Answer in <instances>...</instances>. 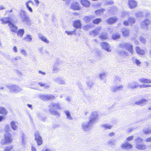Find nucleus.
Returning a JSON list of instances; mask_svg holds the SVG:
<instances>
[{"label":"nucleus","mask_w":151,"mask_h":151,"mask_svg":"<svg viewBox=\"0 0 151 151\" xmlns=\"http://www.w3.org/2000/svg\"><path fill=\"white\" fill-rule=\"evenodd\" d=\"M22 143L23 145H24L26 143V138L25 134L22 133Z\"/></svg>","instance_id":"4c0bfd02"},{"label":"nucleus","mask_w":151,"mask_h":151,"mask_svg":"<svg viewBox=\"0 0 151 151\" xmlns=\"http://www.w3.org/2000/svg\"><path fill=\"white\" fill-rule=\"evenodd\" d=\"M20 52L22 55L25 57H27L28 55L27 51L23 48L20 49Z\"/></svg>","instance_id":"e433bc0d"},{"label":"nucleus","mask_w":151,"mask_h":151,"mask_svg":"<svg viewBox=\"0 0 151 151\" xmlns=\"http://www.w3.org/2000/svg\"><path fill=\"white\" fill-rule=\"evenodd\" d=\"M136 50L137 53L138 54L143 55H144L145 54V51L141 49L139 47H136Z\"/></svg>","instance_id":"473e14b6"},{"label":"nucleus","mask_w":151,"mask_h":151,"mask_svg":"<svg viewBox=\"0 0 151 151\" xmlns=\"http://www.w3.org/2000/svg\"><path fill=\"white\" fill-rule=\"evenodd\" d=\"M142 141V139L141 138L138 137L135 140V141L136 142V143H138L141 142Z\"/></svg>","instance_id":"864d4df0"},{"label":"nucleus","mask_w":151,"mask_h":151,"mask_svg":"<svg viewBox=\"0 0 151 151\" xmlns=\"http://www.w3.org/2000/svg\"><path fill=\"white\" fill-rule=\"evenodd\" d=\"M76 31V29L72 31H66L65 32V33L67 34L68 35H71L75 34Z\"/></svg>","instance_id":"c03bdc74"},{"label":"nucleus","mask_w":151,"mask_h":151,"mask_svg":"<svg viewBox=\"0 0 151 151\" xmlns=\"http://www.w3.org/2000/svg\"><path fill=\"white\" fill-rule=\"evenodd\" d=\"M121 47L125 48L132 54L133 53L132 46L129 43H125L120 44Z\"/></svg>","instance_id":"0eeeda50"},{"label":"nucleus","mask_w":151,"mask_h":151,"mask_svg":"<svg viewBox=\"0 0 151 151\" xmlns=\"http://www.w3.org/2000/svg\"><path fill=\"white\" fill-rule=\"evenodd\" d=\"M10 125L11 128L14 130H16L18 128V122L15 121H11L10 123Z\"/></svg>","instance_id":"ddd939ff"},{"label":"nucleus","mask_w":151,"mask_h":151,"mask_svg":"<svg viewBox=\"0 0 151 151\" xmlns=\"http://www.w3.org/2000/svg\"><path fill=\"white\" fill-rule=\"evenodd\" d=\"M129 7L132 9L135 7L137 6V2L134 0H129Z\"/></svg>","instance_id":"5701e85b"},{"label":"nucleus","mask_w":151,"mask_h":151,"mask_svg":"<svg viewBox=\"0 0 151 151\" xmlns=\"http://www.w3.org/2000/svg\"><path fill=\"white\" fill-rule=\"evenodd\" d=\"M106 76V73L105 72H101L99 74V77L101 80H103Z\"/></svg>","instance_id":"79ce46f5"},{"label":"nucleus","mask_w":151,"mask_h":151,"mask_svg":"<svg viewBox=\"0 0 151 151\" xmlns=\"http://www.w3.org/2000/svg\"><path fill=\"white\" fill-rule=\"evenodd\" d=\"M0 21L1 22L2 24H6L7 23L9 24L13 21V19L11 17H4L0 18Z\"/></svg>","instance_id":"1a4fd4ad"},{"label":"nucleus","mask_w":151,"mask_h":151,"mask_svg":"<svg viewBox=\"0 0 151 151\" xmlns=\"http://www.w3.org/2000/svg\"><path fill=\"white\" fill-rule=\"evenodd\" d=\"M6 87L12 93H17L21 92L22 89L15 84H11L6 85Z\"/></svg>","instance_id":"20e7f679"},{"label":"nucleus","mask_w":151,"mask_h":151,"mask_svg":"<svg viewBox=\"0 0 151 151\" xmlns=\"http://www.w3.org/2000/svg\"><path fill=\"white\" fill-rule=\"evenodd\" d=\"M145 141L147 142H150L151 141V137H150L147 138L146 139Z\"/></svg>","instance_id":"774afa93"},{"label":"nucleus","mask_w":151,"mask_h":151,"mask_svg":"<svg viewBox=\"0 0 151 151\" xmlns=\"http://www.w3.org/2000/svg\"><path fill=\"white\" fill-rule=\"evenodd\" d=\"M61 79V78L60 77H57L55 78L54 81L55 82L58 83Z\"/></svg>","instance_id":"5fc2aeb1"},{"label":"nucleus","mask_w":151,"mask_h":151,"mask_svg":"<svg viewBox=\"0 0 151 151\" xmlns=\"http://www.w3.org/2000/svg\"><path fill=\"white\" fill-rule=\"evenodd\" d=\"M148 102L147 100L144 99H142L139 101L136 102V104L140 105H144L147 104Z\"/></svg>","instance_id":"a878e982"},{"label":"nucleus","mask_w":151,"mask_h":151,"mask_svg":"<svg viewBox=\"0 0 151 151\" xmlns=\"http://www.w3.org/2000/svg\"><path fill=\"white\" fill-rule=\"evenodd\" d=\"M104 9H100L95 11L96 14L97 15H99L101 14L104 11Z\"/></svg>","instance_id":"de8ad7c7"},{"label":"nucleus","mask_w":151,"mask_h":151,"mask_svg":"<svg viewBox=\"0 0 151 151\" xmlns=\"http://www.w3.org/2000/svg\"><path fill=\"white\" fill-rule=\"evenodd\" d=\"M143 131L145 134H148L151 133V129H144Z\"/></svg>","instance_id":"a18cd8bd"},{"label":"nucleus","mask_w":151,"mask_h":151,"mask_svg":"<svg viewBox=\"0 0 151 151\" xmlns=\"http://www.w3.org/2000/svg\"><path fill=\"white\" fill-rule=\"evenodd\" d=\"M123 86L122 85H120L117 86H116L112 87V90L113 92H116L122 90Z\"/></svg>","instance_id":"4be33fe9"},{"label":"nucleus","mask_w":151,"mask_h":151,"mask_svg":"<svg viewBox=\"0 0 151 151\" xmlns=\"http://www.w3.org/2000/svg\"><path fill=\"white\" fill-rule=\"evenodd\" d=\"M134 137L133 136H131L128 137L127 138V140L128 141H131L133 139Z\"/></svg>","instance_id":"13d9d810"},{"label":"nucleus","mask_w":151,"mask_h":151,"mask_svg":"<svg viewBox=\"0 0 151 151\" xmlns=\"http://www.w3.org/2000/svg\"><path fill=\"white\" fill-rule=\"evenodd\" d=\"M31 151H37V149L35 147L32 145L31 147Z\"/></svg>","instance_id":"0e129e2a"},{"label":"nucleus","mask_w":151,"mask_h":151,"mask_svg":"<svg viewBox=\"0 0 151 151\" xmlns=\"http://www.w3.org/2000/svg\"><path fill=\"white\" fill-rule=\"evenodd\" d=\"M117 20V19L115 17H111L107 20V22L109 24H111L115 22Z\"/></svg>","instance_id":"bb28decb"},{"label":"nucleus","mask_w":151,"mask_h":151,"mask_svg":"<svg viewBox=\"0 0 151 151\" xmlns=\"http://www.w3.org/2000/svg\"><path fill=\"white\" fill-rule=\"evenodd\" d=\"M142 16V13L141 12H137L136 14V17L137 18H138L139 17H141Z\"/></svg>","instance_id":"052dcab7"},{"label":"nucleus","mask_w":151,"mask_h":151,"mask_svg":"<svg viewBox=\"0 0 151 151\" xmlns=\"http://www.w3.org/2000/svg\"><path fill=\"white\" fill-rule=\"evenodd\" d=\"M38 84L39 85L42 87L44 86L45 85V83L41 82H39Z\"/></svg>","instance_id":"338daca9"},{"label":"nucleus","mask_w":151,"mask_h":151,"mask_svg":"<svg viewBox=\"0 0 151 151\" xmlns=\"http://www.w3.org/2000/svg\"><path fill=\"white\" fill-rule=\"evenodd\" d=\"M8 113V111L6 109L3 107L0 106V114L6 115Z\"/></svg>","instance_id":"cd10ccee"},{"label":"nucleus","mask_w":151,"mask_h":151,"mask_svg":"<svg viewBox=\"0 0 151 151\" xmlns=\"http://www.w3.org/2000/svg\"><path fill=\"white\" fill-rule=\"evenodd\" d=\"M101 40H106L108 38L107 35L106 33H104L99 36Z\"/></svg>","instance_id":"37998d69"},{"label":"nucleus","mask_w":151,"mask_h":151,"mask_svg":"<svg viewBox=\"0 0 151 151\" xmlns=\"http://www.w3.org/2000/svg\"><path fill=\"white\" fill-rule=\"evenodd\" d=\"M30 4H34L33 1L31 0L25 2V5L27 9L30 13H32L33 12V10L32 8L30 6Z\"/></svg>","instance_id":"4468645a"},{"label":"nucleus","mask_w":151,"mask_h":151,"mask_svg":"<svg viewBox=\"0 0 151 151\" xmlns=\"http://www.w3.org/2000/svg\"><path fill=\"white\" fill-rule=\"evenodd\" d=\"M139 86L137 82L132 81L129 83L127 85V87L130 89H134L137 88Z\"/></svg>","instance_id":"f8f14e48"},{"label":"nucleus","mask_w":151,"mask_h":151,"mask_svg":"<svg viewBox=\"0 0 151 151\" xmlns=\"http://www.w3.org/2000/svg\"><path fill=\"white\" fill-rule=\"evenodd\" d=\"M62 63V62L60 61V60H56L55 63V64L52 68L53 73H56L60 71V66L61 65Z\"/></svg>","instance_id":"423d86ee"},{"label":"nucleus","mask_w":151,"mask_h":151,"mask_svg":"<svg viewBox=\"0 0 151 151\" xmlns=\"http://www.w3.org/2000/svg\"><path fill=\"white\" fill-rule=\"evenodd\" d=\"M20 18L22 22H23L28 25L31 24V20L28 17L26 12L23 10H21L19 13Z\"/></svg>","instance_id":"7ed1b4c3"},{"label":"nucleus","mask_w":151,"mask_h":151,"mask_svg":"<svg viewBox=\"0 0 151 151\" xmlns=\"http://www.w3.org/2000/svg\"><path fill=\"white\" fill-rule=\"evenodd\" d=\"M149 23L150 21L147 19L141 22L140 26L142 28L145 29L147 28V25Z\"/></svg>","instance_id":"dca6fc26"},{"label":"nucleus","mask_w":151,"mask_h":151,"mask_svg":"<svg viewBox=\"0 0 151 151\" xmlns=\"http://www.w3.org/2000/svg\"><path fill=\"white\" fill-rule=\"evenodd\" d=\"M98 112L93 111L89 117V121L83 122L81 124L82 130L85 132L88 131L91 129L92 125L96 122L99 119Z\"/></svg>","instance_id":"f257e3e1"},{"label":"nucleus","mask_w":151,"mask_h":151,"mask_svg":"<svg viewBox=\"0 0 151 151\" xmlns=\"http://www.w3.org/2000/svg\"><path fill=\"white\" fill-rule=\"evenodd\" d=\"M132 59L133 63L137 65V66H140L141 62L139 60L134 57H132Z\"/></svg>","instance_id":"c756f323"},{"label":"nucleus","mask_w":151,"mask_h":151,"mask_svg":"<svg viewBox=\"0 0 151 151\" xmlns=\"http://www.w3.org/2000/svg\"><path fill=\"white\" fill-rule=\"evenodd\" d=\"M35 140L37 143L38 145H41L42 143V140L41 137L40 135L38 132H36L35 133Z\"/></svg>","instance_id":"9d476101"},{"label":"nucleus","mask_w":151,"mask_h":151,"mask_svg":"<svg viewBox=\"0 0 151 151\" xmlns=\"http://www.w3.org/2000/svg\"><path fill=\"white\" fill-rule=\"evenodd\" d=\"M58 83L60 84V85L65 84L66 83L64 79L61 78Z\"/></svg>","instance_id":"4d7b16f0"},{"label":"nucleus","mask_w":151,"mask_h":151,"mask_svg":"<svg viewBox=\"0 0 151 151\" xmlns=\"http://www.w3.org/2000/svg\"><path fill=\"white\" fill-rule=\"evenodd\" d=\"M135 22V19L134 18L130 17L129 18L128 22L124 21L123 23L124 25L127 26L128 25H132L134 24Z\"/></svg>","instance_id":"f3484780"},{"label":"nucleus","mask_w":151,"mask_h":151,"mask_svg":"<svg viewBox=\"0 0 151 151\" xmlns=\"http://www.w3.org/2000/svg\"><path fill=\"white\" fill-rule=\"evenodd\" d=\"M115 141L113 139H110L108 142V144L109 145H112L114 144Z\"/></svg>","instance_id":"603ef678"},{"label":"nucleus","mask_w":151,"mask_h":151,"mask_svg":"<svg viewBox=\"0 0 151 151\" xmlns=\"http://www.w3.org/2000/svg\"><path fill=\"white\" fill-rule=\"evenodd\" d=\"M102 128L104 129H111L112 127V125L107 124H103L101 125Z\"/></svg>","instance_id":"72a5a7b5"},{"label":"nucleus","mask_w":151,"mask_h":151,"mask_svg":"<svg viewBox=\"0 0 151 151\" xmlns=\"http://www.w3.org/2000/svg\"><path fill=\"white\" fill-rule=\"evenodd\" d=\"M38 37L42 41L45 42L47 44L49 43V41L48 40L46 37L41 34H39Z\"/></svg>","instance_id":"412c9836"},{"label":"nucleus","mask_w":151,"mask_h":151,"mask_svg":"<svg viewBox=\"0 0 151 151\" xmlns=\"http://www.w3.org/2000/svg\"><path fill=\"white\" fill-rule=\"evenodd\" d=\"M140 40L143 43H145L146 42V40L145 38L142 37H141L140 38Z\"/></svg>","instance_id":"680f3d73"},{"label":"nucleus","mask_w":151,"mask_h":151,"mask_svg":"<svg viewBox=\"0 0 151 151\" xmlns=\"http://www.w3.org/2000/svg\"><path fill=\"white\" fill-rule=\"evenodd\" d=\"M81 2L83 6L86 7H88L90 5L89 2L87 0H81Z\"/></svg>","instance_id":"2f4dec72"},{"label":"nucleus","mask_w":151,"mask_h":151,"mask_svg":"<svg viewBox=\"0 0 151 151\" xmlns=\"http://www.w3.org/2000/svg\"><path fill=\"white\" fill-rule=\"evenodd\" d=\"M24 31L23 29H19L16 33H17V35L20 37H22L24 34Z\"/></svg>","instance_id":"7c9ffc66"},{"label":"nucleus","mask_w":151,"mask_h":151,"mask_svg":"<svg viewBox=\"0 0 151 151\" xmlns=\"http://www.w3.org/2000/svg\"><path fill=\"white\" fill-rule=\"evenodd\" d=\"M122 34L124 36H128L129 33V30L127 29H124L122 31Z\"/></svg>","instance_id":"58836bf2"},{"label":"nucleus","mask_w":151,"mask_h":151,"mask_svg":"<svg viewBox=\"0 0 151 151\" xmlns=\"http://www.w3.org/2000/svg\"><path fill=\"white\" fill-rule=\"evenodd\" d=\"M87 86L89 88L92 87L93 84V83L91 81H88L87 82Z\"/></svg>","instance_id":"3c124183"},{"label":"nucleus","mask_w":151,"mask_h":151,"mask_svg":"<svg viewBox=\"0 0 151 151\" xmlns=\"http://www.w3.org/2000/svg\"><path fill=\"white\" fill-rule=\"evenodd\" d=\"M119 37L120 35L118 34H114L112 36V38L115 40L119 38Z\"/></svg>","instance_id":"09e8293b"},{"label":"nucleus","mask_w":151,"mask_h":151,"mask_svg":"<svg viewBox=\"0 0 151 151\" xmlns=\"http://www.w3.org/2000/svg\"><path fill=\"white\" fill-rule=\"evenodd\" d=\"M67 117V118L69 120H71L72 119V118L71 116L70 112L69 111L66 110L64 111Z\"/></svg>","instance_id":"c9c22d12"},{"label":"nucleus","mask_w":151,"mask_h":151,"mask_svg":"<svg viewBox=\"0 0 151 151\" xmlns=\"http://www.w3.org/2000/svg\"><path fill=\"white\" fill-rule=\"evenodd\" d=\"M101 47L106 51L110 52L111 51L110 45L106 42H102L100 43Z\"/></svg>","instance_id":"6e6552de"},{"label":"nucleus","mask_w":151,"mask_h":151,"mask_svg":"<svg viewBox=\"0 0 151 151\" xmlns=\"http://www.w3.org/2000/svg\"><path fill=\"white\" fill-rule=\"evenodd\" d=\"M101 20L100 19H96L93 20V22L94 24H97L101 22Z\"/></svg>","instance_id":"49530a36"},{"label":"nucleus","mask_w":151,"mask_h":151,"mask_svg":"<svg viewBox=\"0 0 151 151\" xmlns=\"http://www.w3.org/2000/svg\"><path fill=\"white\" fill-rule=\"evenodd\" d=\"M121 147L124 149H129L132 147V145L128 142H125L124 143L122 144L121 145Z\"/></svg>","instance_id":"b1692460"},{"label":"nucleus","mask_w":151,"mask_h":151,"mask_svg":"<svg viewBox=\"0 0 151 151\" xmlns=\"http://www.w3.org/2000/svg\"><path fill=\"white\" fill-rule=\"evenodd\" d=\"M40 99L44 101L53 100L54 99L55 97L52 95H42L40 96Z\"/></svg>","instance_id":"9b49d317"},{"label":"nucleus","mask_w":151,"mask_h":151,"mask_svg":"<svg viewBox=\"0 0 151 151\" xmlns=\"http://www.w3.org/2000/svg\"><path fill=\"white\" fill-rule=\"evenodd\" d=\"M138 81L141 83H151V80L145 78H141L138 80Z\"/></svg>","instance_id":"393cba45"},{"label":"nucleus","mask_w":151,"mask_h":151,"mask_svg":"<svg viewBox=\"0 0 151 151\" xmlns=\"http://www.w3.org/2000/svg\"><path fill=\"white\" fill-rule=\"evenodd\" d=\"M128 13L127 12H124L122 13V17H124L125 16H128Z\"/></svg>","instance_id":"e2e57ef3"},{"label":"nucleus","mask_w":151,"mask_h":151,"mask_svg":"<svg viewBox=\"0 0 151 151\" xmlns=\"http://www.w3.org/2000/svg\"><path fill=\"white\" fill-rule=\"evenodd\" d=\"M9 26L10 27L11 31L13 32H16L17 30V27L15 25L13 24L11 22L9 23L8 24Z\"/></svg>","instance_id":"aec40b11"},{"label":"nucleus","mask_w":151,"mask_h":151,"mask_svg":"<svg viewBox=\"0 0 151 151\" xmlns=\"http://www.w3.org/2000/svg\"><path fill=\"white\" fill-rule=\"evenodd\" d=\"M13 51L15 53H16L18 52V48L16 46H14L13 47Z\"/></svg>","instance_id":"bf43d9fd"},{"label":"nucleus","mask_w":151,"mask_h":151,"mask_svg":"<svg viewBox=\"0 0 151 151\" xmlns=\"http://www.w3.org/2000/svg\"><path fill=\"white\" fill-rule=\"evenodd\" d=\"M81 23L80 20H76L73 21V26L76 29L80 28L81 26Z\"/></svg>","instance_id":"2eb2a0df"},{"label":"nucleus","mask_w":151,"mask_h":151,"mask_svg":"<svg viewBox=\"0 0 151 151\" xmlns=\"http://www.w3.org/2000/svg\"><path fill=\"white\" fill-rule=\"evenodd\" d=\"M70 8L74 10H79L80 9V7L79 6V4L76 2L73 3L71 4Z\"/></svg>","instance_id":"a211bd4d"},{"label":"nucleus","mask_w":151,"mask_h":151,"mask_svg":"<svg viewBox=\"0 0 151 151\" xmlns=\"http://www.w3.org/2000/svg\"><path fill=\"white\" fill-rule=\"evenodd\" d=\"M49 111L50 114L57 116H59V113L57 110H61L62 108L59 103L53 102L49 106Z\"/></svg>","instance_id":"f03ea898"},{"label":"nucleus","mask_w":151,"mask_h":151,"mask_svg":"<svg viewBox=\"0 0 151 151\" xmlns=\"http://www.w3.org/2000/svg\"><path fill=\"white\" fill-rule=\"evenodd\" d=\"M136 147L137 149L140 150H143L146 148V146L144 145L137 144Z\"/></svg>","instance_id":"f704fd0d"},{"label":"nucleus","mask_w":151,"mask_h":151,"mask_svg":"<svg viewBox=\"0 0 151 151\" xmlns=\"http://www.w3.org/2000/svg\"><path fill=\"white\" fill-rule=\"evenodd\" d=\"M92 17L91 16H85L84 17V20L86 23L90 22L91 19Z\"/></svg>","instance_id":"ea45409f"},{"label":"nucleus","mask_w":151,"mask_h":151,"mask_svg":"<svg viewBox=\"0 0 151 151\" xmlns=\"http://www.w3.org/2000/svg\"><path fill=\"white\" fill-rule=\"evenodd\" d=\"M4 130L6 132H8L11 131V128L9 124H6L5 125L4 128Z\"/></svg>","instance_id":"a19ab883"},{"label":"nucleus","mask_w":151,"mask_h":151,"mask_svg":"<svg viewBox=\"0 0 151 151\" xmlns=\"http://www.w3.org/2000/svg\"><path fill=\"white\" fill-rule=\"evenodd\" d=\"M23 39L28 42H30L32 41V36L29 34H27L23 38Z\"/></svg>","instance_id":"c85d7f7f"},{"label":"nucleus","mask_w":151,"mask_h":151,"mask_svg":"<svg viewBox=\"0 0 151 151\" xmlns=\"http://www.w3.org/2000/svg\"><path fill=\"white\" fill-rule=\"evenodd\" d=\"M91 26L89 25H86L85 26L83 27V29L84 30H87L89 29L90 28Z\"/></svg>","instance_id":"6e6d98bb"},{"label":"nucleus","mask_w":151,"mask_h":151,"mask_svg":"<svg viewBox=\"0 0 151 151\" xmlns=\"http://www.w3.org/2000/svg\"><path fill=\"white\" fill-rule=\"evenodd\" d=\"M12 148L13 147L12 146H7L5 148L4 151H10Z\"/></svg>","instance_id":"8fccbe9b"},{"label":"nucleus","mask_w":151,"mask_h":151,"mask_svg":"<svg viewBox=\"0 0 151 151\" xmlns=\"http://www.w3.org/2000/svg\"><path fill=\"white\" fill-rule=\"evenodd\" d=\"M5 117L3 116L0 115V122L4 120Z\"/></svg>","instance_id":"69168bd1"},{"label":"nucleus","mask_w":151,"mask_h":151,"mask_svg":"<svg viewBox=\"0 0 151 151\" xmlns=\"http://www.w3.org/2000/svg\"><path fill=\"white\" fill-rule=\"evenodd\" d=\"M4 140L3 139L1 141V143L3 145L10 143L13 141L12 135L9 133H7L4 134Z\"/></svg>","instance_id":"39448f33"},{"label":"nucleus","mask_w":151,"mask_h":151,"mask_svg":"<svg viewBox=\"0 0 151 151\" xmlns=\"http://www.w3.org/2000/svg\"><path fill=\"white\" fill-rule=\"evenodd\" d=\"M101 29V27H98L96 28L93 31L91 32H90V34L91 35L95 36L98 35Z\"/></svg>","instance_id":"6ab92c4d"}]
</instances>
